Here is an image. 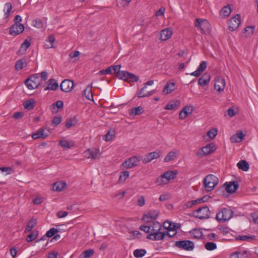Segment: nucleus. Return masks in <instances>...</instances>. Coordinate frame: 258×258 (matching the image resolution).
<instances>
[{"instance_id":"obj_1","label":"nucleus","mask_w":258,"mask_h":258,"mask_svg":"<svg viewBox=\"0 0 258 258\" xmlns=\"http://www.w3.org/2000/svg\"><path fill=\"white\" fill-rule=\"evenodd\" d=\"M112 70L114 71V74H115L116 76L119 79H121L126 81L128 83L137 82L138 81L139 77L132 74L126 71H121V65L111 66Z\"/></svg>"},{"instance_id":"obj_2","label":"nucleus","mask_w":258,"mask_h":258,"mask_svg":"<svg viewBox=\"0 0 258 258\" xmlns=\"http://www.w3.org/2000/svg\"><path fill=\"white\" fill-rule=\"evenodd\" d=\"M234 212L229 208H222L216 215V220L219 222L229 221L233 216Z\"/></svg>"},{"instance_id":"obj_3","label":"nucleus","mask_w":258,"mask_h":258,"mask_svg":"<svg viewBox=\"0 0 258 258\" xmlns=\"http://www.w3.org/2000/svg\"><path fill=\"white\" fill-rule=\"evenodd\" d=\"M219 180L218 178L213 174L207 175L203 181L204 188L207 191H212L218 184Z\"/></svg>"},{"instance_id":"obj_4","label":"nucleus","mask_w":258,"mask_h":258,"mask_svg":"<svg viewBox=\"0 0 258 258\" xmlns=\"http://www.w3.org/2000/svg\"><path fill=\"white\" fill-rule=\"evenodd\" d=\"M42 83L40 79V74L32 75L25 81V85L30 90L38 88Z\"/></svg>"},{"instance_id":"obj_5","label":"nucleus","mask_w":258,"mask_h":258,"mask_svg":"<svg viewBox=\"0 0 258 258\" xmlns=\"http://www.w3.org/2000/svg\"><path fill=\"white\" fill-rule=\"evenodd\" d=\"M216 149L215 144L210 143L206 146L200 148L197 152L196 156L199 158H202L214 152Z\"/></svg>"},{"instance_id":"obj_6","label":"nucleus","mask_w":258,"mask_h":258,"mask_svg":"<svg viewBox=\"0 0 258 258\" xmlns=\"http://www.w3.org/2000/svg\"><path fill=\"white\" fill-rule=\"evenodd\" d=\"M194 216L200 219H208L210 217V211L208 207L203 206L194 212Z\"/></svg>"},{"instance_id":"obj_7","label":"nucleus","mask_w":258,"mask_h":258,"mask_svg":"<svg viewBox=\"0 0 258 258\" xmlns=\"http://www.w3.org/2000/svg\"><path fill=\"white\" fill-rule=\"evenodd\" d=\"M154 84V81L150 80L144 84V86L138 92V97L139 98H144L149 97L156 92L155 90H151V91H147L145 92V90L147 88L148 86H151Z\"/></svg>"},{"instance_id":"obj_8","label":"nucleus","mask_w":258,"mask_h":258,"mask_svg":"<svg viewBox=\"0 0 258 258\" xmlns=\"http://www.w3.org/2000/svg\"><path fill=\"white\" fill-rule=\"evenodd\" d=\"M141 160H142L141 159L140 157H137L136 156H132L123 162L122 166L126 169L131 168L137 166Z\"/></svg>"},{"instance_id":"obj_9","label":"nucleus","mask_w":258,"mask_h":258,"mask_svg":"<svg viewBox=\"0 0 258 258\" xmlns=\"http://www.w3.org/2000/svg\"><path fill=\"white\" fill-rule=\"evenodd\" d=\"M195 26L200 28L202 33H205L209 28L210 24L206 19L197 18L195 23Z\"/></svg>"},{"instance_id":"obj_10","label":"nucleus","mask_w":258,"mask_h":258,"mask_svg":"<svg viewBox=\"0 0 258 258\" xmlns=\"http://www.w3.org/2000/svg\"><path fill=\"white\" fill-rule=\"evenodd\" d=\"M175 244L178 248L186 250H192L194 248V243L190 240L177 241Z\"/></svg>"},{"instance_id":"obj_11","label":"nucleus","mask_w":258,"mask_h":258,"mask_svg":"<svg viewBox=\"0 0 258 258\" xmlns=\"http://www.w3.org/2000/svg\"><path fill=\"white\" fill-rule=\"evenodd\" d=\"M240 24V16L239 14L235 15L232 17L229 22L228 28L230 31L236 30Z\"/></svg>"},{"instance_id":"obj_12","label":"nucleus","mask_w":258,"mask_h":258,"mask_svg":"<svg viewBox=\"0 0 258 258\" xmlns=\"http://www.w3.org/2000/svg\"><path fill=\"white\" fill-rule=\"evenodd\" d=\"M24 26L21 23H14L10 28V34L16 36L23 32Z\"/></svg>"},{"instance_id":"obj_13","label":"nucleus","mask_w":258,"mask_h":258,"mask_svg":"<svg viewBox=\"0 0 258 258\" xmlns=\"http://www.w3.org/2000/svg\"><path fill=\"white\" fill-rule=\"evenodd\" d=\"M161 156V152L160 151H154L147 154L145 157L142 159L143 163H148L154 159H156L159 158Z\"/></svg>"},{"instance_id":"obj_14","label":"nucleus","mask_w":258,"mask_h":258,"mask_svg":"<svg viewBox=\"0 0 258 258\" xmlns=\"http://www.w3.org/2000/svg\"><path fill=\"white\" fill-rule=\"evenodd\" d=\"M74 87V82L68 79L63 80L60 85L61 90L64 92H70Z\"/></svg>"},{"instance_id":"obj_15","label":"nucleus","mask_w":258,"mask_h":258,"mask_svg":"<svg viewBox=\"0 0 258 258\" xmlns=\"http://www.w3.org/2000/svg\"><path fill=\"white\" fill-rule=\"evenodd\" d=\"M84 155L86 158H91L93 159H98L101 156L99 150L96 148L88 149L85 151Z\"/></svg>"},{"instance_id":"obj_16","label":"nucleus","mask_w":258,"mask_h":258,"mask_svg":"<svg viewBox=\"0 0 258 258\" xmlns=\"http://www.w3.org/2000/svg\"><path fill=\"white\" fill-rule=\"evenodd\" d=\"M225 84L226 83L225 79L221 76L218 77L215 79L214 88L219 92H221L224 90L225 87Z\"/></svg>"},{"instance_id":"obj_17","label":"nucleus","mask_w":258,"mask_h":258,"mask_svg":"<svg viewBox=\"0 0 258 258\" xmlns=\"http://www.w3.org/2000/svg\"><path fill=\"white\" fill-rule=\"evenodd\" d=\"M224 185L225 186V190L226 191L230 194L234 193L238 187V184L236 181L230 182L229 183L226 182Z\"/></svg>"},{"instance_id":"obj_18","label":"nucleus","mask_w":258,"mask_h":258,"mask_svg":"<svg viewBox=\"0 0 258 258\" xmlns=\"http://www.w3.org/2000/svg\"><path fill=\"white\" fill-rule=\"evenodd\" d=\"M193 111L192 106H186L182 108L179 114V118L180 119L185 118L189 114H191Z\"/></svg>"},{"instance_id":"obj_19","label":"nucleus","mask_w":258,"mask_h":258,"mask_svg":"<svg viewBox=\"0 0 258 258\" xmlns=\"http://www.w3.org/2000/svg\"><path fill=\"white\" fill-rule=\"evenodd\" d=\"M166 233L158 231L157 232L149 234L147 238L152 240H160L164 238Z\"/></svg>"},{"instance_id":"obj_20","label":"nucleus","mask_w":258,"mask_h":258,"mask_svg":"<svg viewBox=\"0 0 258 258\" xmlns=\"http://www.w3.org/2000/svg\"><path fill=\"white\" fill-rule=\"evenodd\" d=\"M172 35V31L169 28L162 30L160 32V39L162 41H166L169 39Z\"/></svg>"},{"instance_id":"obj_21","label":"nucleus","mask_w":258,"mask_h":258,"mask_svg":"<svg viewBox=\"0 0 258 258\" xmlns=\"http://www.w3.org/2000/svg\"><path fill=\"white\" fill-rule=\"evenodd\" d=\"M244 137L245 135L241 131H238L231 137L230 141L232 143H239L243 140Z\"/></svg>"},{"instance_id":"obj_22","label":"nucleus","mask_w":258,"mask_h":258,"mask_svg":"<svg viewBox=\"0 0 258 258\" xmlns=\"http://www.w3.org/2000/svg\"><path fill=\"white\" fill-rule=\"evenodd\" d=\"M92 83L88 85L84 91V95L85 97L89 100L93 99V95L92 91Z\"/></svg>"},{"instance_id":"obj_23","label":"nucleus","mask_w":258,"mask_h":258,"mask_svg":"<svg viewBox=\"0 0 258 258\" xmlns=\"http://www.w3.org/2000/svg\"><path fill=\"white\" fill-rule=\"evenodd\" d=\"M230 258H248L246 250L238 251L233 253Z\"/></svg>"},{"instance_id":"obj_24","label":"nucleus","mask_w":258,"mask_h":258,"mask_svg":"<svg viewBox=\"0 0 258 258\" xmlns=\"http://www.w3.org/2000/svg\"><path fill=\"white\" fill-rule=\"evenodd\" d=\"M175 89V83H169L168 82L165 85L163 92L166 94H169Z\"/></svg>"},{"instance_id":"obj_25","label":"nucleus","mask_w":258,"mask_h":258,"mask_svg":"<svg viewBox=\"0 0 258 258\" xmlns=\"http://www.w3.org/2000/svg\"><path fill=\"white\" fill-rule=\"evenodd\" d=\"M58 87L59 85L58 83L54 79H50L49 80L48 86L45 89V90H56L57 89H58Z\"/></svg>"},{"instance_id":"obj_26","label":"nucleus","mask_w":258,"mask_h":258,"mask_svg":"<svg viewBox=\"0 0 258 258\" xmlns=\"http://www.w3.org/2000/svg\"><path fill=\"white\" fill-rule=\"evenodd\" d=\"M63 103L61 100H58L56 102L53 103L51 106V109L53 112L56 113L59 109L63 107Z\"/></svg>"},{"instance_id":"obj_27","label":"nucleus","mask_w":258,"mask_h":258,"mask_svg":"<svg viewBox=\"0 0 258 258\" xmlns=\"http://www.w3.org/2000/svg\"><path fill=\"white\" fill-rule=\"evenodd\" d=\"M66 185L65 182H56L52 184V189L53 191H61Z\"/></svg>"},{"instance_id":"obj_28","label":"nucleus","mask_w":258,"mask_h":258,"mask_svg":"<svg viewBox=\"0 0 258 258\" xmlns=\"http://www.w3.org/2000/svg\"><path fill=\"white\" fill-rule=\"evenodd\" d=\"M178 155V152L177 151H171L169 152L164 159L165 162H168L176 158Z\"/></svg>"},{"instance_id":"obj_29","label":"nucleus","mask_w":258,"mask_h":258,"mask_svg":"<svg viewBox=\"0 0 258 258\" xmlns=\"http://www.w3.org/2000/svg\"><path fill=\"white\" fill-rule=\"evenodd\" d=\"M151 233L157 232L160 231L162 228L161 224L158 222H153L150 225Z\"/></svg>"},{"instance_id":"obj_30","label":"nucleus","mask_w":258,"mask_h":258,"mask_svg":"<svg viewBox=\"0 0 258 258\" xmlns=\"http://www.w3.org/2000/svg\"><path fill=\"white\" fill-rule=\"evenodd\" d=\"M210 80V75H205L199 78L198 80V84L202 87L207 85Z\"/></svg>"},{"instance_id":"obj_31","label":"nucleus","mask_w":258,"mask_h":258,"mask_svg":"<svg viewBox=\"0 0 258 258\" xmlns=\"http://www.w3.org/2000/svg\"><path fill=\"white\" fill-rule=\"evenodd\" d=\"M27 62L25 58H22L17 60L15 63V68L16 71H20L23 69L24 66H26Z\"/></svg>"},{"instance_id":"obj_32","label":"nucleus","mask_w":258,"mask_h":258,"mask_svg":"<svg viewBox=\"0 0 258 258\" xmlns=\"http://www.w3.org/2000/svg\"><path fill=\"white\" fill-rule=\"evenodd\" d=\"M177 174L176 171H167L165 172L163 174V176L167 180L168 182L171 179H173L176 177Z\"/></svg>"},{"instance_id":"obj_33","label":"nucleus","mask_w":258,"mask_h":258,"mask_svg":"<svg viewBox=\"0 0 258 258\" xmlns=\"http://www.w3.org/2000/svg\"><path fill=\"white\" fill-rule=\"evenodd\" d=\"M144 109L141 106L132 108L129 112L130 115H137L142 114L144 112Z\"/></svg>"},{"instance_id":"obj_34","label":"nucleus","mask_w":258,"mask_h":258,"mask_svg":"<svg viewBox=\"0 0 258 258\" xmlns=\"http://www.w3.org/2000/svg\"><path fill=\"white\" fill-rule=\"evenodd\" d=\"M238 168L244 171H247L249 168V164L245 160H241L237 164Z\"/></svg>"},{"instance_id":"obj_35","label":"nucleus","mask_w":258,"mask_h":258,"mask_svg":"<svg viewBox=\"0 0 258 258\" xmlns=\"http://www.w3.org/2000/svg\"><path fill=\"white\" fill-rule=\"evenodd\" d=\"M37 224V220L36 219L32 218L28 222L27 227L25 230V232H28L32 230Z\"/></svg>"},{"instance_id":"obj_36","label":"nucleus","mask_w":258,"mask_h":258,"mask_svg":"<svg viewBox=\"0 0 258 258\" xmlns=\"http://www.w3.org/2000/svg\"><path fill=\"white\" fill-rule=\"evenodd\" d=\"M35 103V100L33 99H31L25 101L23 103V106L25 109L30 110L34 108Z\"/></svg>"},{"instance_id":"obj_37","label":"nucleus","mask_w":258,"mask_h":258,"mask_svg":"<svg viewBox=\"0 0 258 258\" xmlns=\"http://www.w3.org/2000/svg\"><path fill=\"white\" fill-rule=\"evenodd\" d=\"M30 43L27 39H25L23 43L21 44L20 49H19L18 53L21 54H24L26 52L27 49L29 47Z\"/></svg>"},{"instance_id":"obj_38","label":"nucleus","mask_w":258,"mask_h":258,"mask_svg":"<svg viewBox=\"0 0 258 258\" xmlns=\"http://www.w3.org/2000/svg\"><path fill=\"white\" fill-rule=\"evenodd\" d=\"M12 9V6L11 3L8 2L5 4L4 11L5 12V18L7 19L9 17L10 13Z\"/></svg>"},{"instance_id":"obj_39","label":"nucleus","mask_w":258,"mask_h":258,"mask_svg":"<svg viewBox=\"0 0 258 258\" xmlns=\"http://www.w3.org/2000/svg\"><path fill=\"white\" fill-rule=\"evenodd\" d=\"M231 12V8L229 5L223 7L220 11L221 16L224 17H227L229 16Z\"/></svg>"},{"instance_id":"obj_40","label":"nucleus","mask_w":258,"mask_h":258,"mask_svg":"<svg viewBox=\"0 0 258 258\" xmlns=\"http://www.w3.org/2000/svg\"><path fill=\"white\" fill-rule=\"evenodd\" d=\"M59 145L63 148L70 149L74 146L73 143H70L66 140H61L59 141Z\"/></svg>"},{"instance_id":"obj_41","label":"nucleus","mask_w":258,"mask_h":258,"mask_svg":"<svg viewBox=\"0 0 258 258\" xmlns=\"http://www.w3.org/2000/svg\"><path fill=\"white\" fill-rule=\"evenodd\" d=\"M255 30L254 26H247L244 29V33L246 34L245 36L246 37H251Z\"/></svg>"},{"instance_id":"obj_42","label":"nucleus","mask_w":258,"mask_h":258,"mask_svg":"<svg viewBox=\"0 0 258 258\" xmlns=\"http://www.w3.org/2000/svg\"><path fill=\"white\" fill-rule=\"evenodd\" d=\"M200 200H198V199L195 200H192L190 201H188L186 202L184 205L183 208L184 209L191 208L194 206L196 205L197 204H200Z\"/></svg>"},{"instance_id":"obj_43","label":"nucleus","mask_w":258,"mask_h":258,"mask_svg":"<svg viewBox=\"0 0 258 258\" xmlns=\"http://www.w3.org/2000/svg\"><path fill=\"white\" fill-rule=\"evenodd\" d=\"M146 253V250L144 249H137L134 251V255L137 258L142 257Z\"/></svg>"},{"instance_id":"obj_44","label":"nucleus","mask_w":258,"mask_h":258,"mask_svg":"<svg viewBox=\"0 0 258 258\" xmlns=\"http://www.w3.org/2000/svg\"><path fill=\"white\" fill-rule=\"evenodd\" d=\"M129 176V172L123 171L120 172L118 179L119 182H124Z\"/></svg>"},{"instance_id":"obj_45","label":"nucleus","mask_w":258,"mask_h":258,"mask_svg":"<svg viewBox=\"0 0 258 258\" xmlns=\"http://www.w3.org/2000/svg\"><path fill=\"white\" fill-rule=\"evenodd\" d=\"M191 235L197 239H200L203 236V232L199 229H194L190 232Z\"/></svg>"},{"instance_id":"obj_46","label":"nucleus","mask_w":258,"mask_h":258,"mask_svg":"<svg viewBox=\"0 0 258 258\" xmlns=\"http://www.w3.org/2000/svg\"><path fill=\"white\" fill-rule=\"evenodd\" d=\"M38 236V233L37 231H32L31 233L27 236L26 238V241L28 242H31L33 240H35Z\"/></svg>"},{"instance_id":"obj_47","label":"nucleus","mask_w":258,"mask_h":258,"mask_svg":"<svg viewBox=\"0 0 258 258\" xmlns=\"http://www.w3.org/2000/svg\"><path fill=\"white\" fill-rule=\"evenodd\" d=\"M115 132L114 130H110L108 133L103 137V140L105 141H110L113 136H114Z\"/></svg>"},{"instance_id":"obj_48","label":"nucleus","mask_w":258,"mask_h":258,"mask_svg":"<svg viewBox=\"0 0 258 258\" xmlns=\"http://www.w3.org/2000/svg\"><path fill=\"white\" fill-rule=\"evenodd\" d=\"M156 182L158 185H162L167 184L168 181L166 180L163 175H161L157 178Z\"/></svg>"},{"instance_id":"obj_49","label":"nucleus","mask_w":258,"mask_h":258,"mask_svg":"<svg viewBox=\"0 0 258 258\" xmlns=\"http://www.w3.org/2000/svg\"><path fill=\"white\" fill-rule=\"evenodd\" d=\"M159 213L158 210H151L148 212V214L151 220H155L158 217Z\"/></svg>"},{"instance_id":"obj_50","label":"nucleus","mask_w":258,"mask_h":258,"mask_svg":"<svg viewBox=\"0 0 258 258\" xmlns=\"http://www.w3.org/2000/svg\"><path fill=\"white\" fill-rule=\"evenodd\" d=\"M205 247L208 250H213L216 248L217 245L214 242H209L205 244Z\"/></svg>"},{"instance_id":"obj_51","label":"nucleus","mask_w":258,"mask_h":258,"mask_svg":"<svg viewBox=\"0 0 258 258\" xmlns=\"http://www.w3.org/2000/svg\"><path fill=\"white\" fill-rule=\"evenodd\" d=\"M112 73V67L111 66L108 67L107 69L105 70H100L98 74L100 75H108L111 74Z\"/></svg>"},{"instance_id":"obj_52","label":"nucleus","mask_w":258,"mask_h":258,"mask_svg":"<svg viewBox=\"0 0 258 258\" xmlns=\"http://www.w3.org/2000/svg\"><path fill=\"white\" fill-rule=\"evenodd\" d=\"M217 134V130L215 128H212L207 133V136L211 139H214Z\"/></svg>"},{"instance_id":"obj_53","label":"nucleus","mask_w":258,"mask_h":258,"mask_svg":"<svg viewBox=\"0 0 258 258\" xmlns=\"http://www.w3.org/2000/svg\"><path fill=\"white\" fill-rule=\"evenodd\" d=\"M33 25L36 28H41L43 27V22L41 19H36L33 21Z\"/></svg>"},{"instance_id":"obj_54","label":"nucleus","mask_w":258,"mask_h":258,"mask_svg":"<svg viewBox=\"0 0 258 258\" xmlns=\"http://www.w3.org/2000/svg\"><path fill=\"white\" fill-rule=\"evenodd\" d=\"M58 230L54 228H51L46 233L47 237H50L57 233Z\"/></svg>"},{"instance_id":"obj_55","label":"nucleus","mask_w":258,"mask_h":258,"mask_svg":"<svg viewBox=\"0 0 258 258\" xmlns=\"http://www.w3.org/2000/svg\"><path fill=\"white\" fill-rule=\"evenodd\" d=\"M83 254H84V258H90L94 254V250L91 249H89L85 250L83 252Z\"/></svg>"},{"instance_id":"obj_56","label":"nucleus","mask_w":258,"mask_h":258,"mask_svg":"<svg viewBox=\"0 0 258 258\" xmlns=\"http://www.w3.org/2000/svg\"><path fill=\"white\" fill-rule=\"evenodd\" d=\"M62 120V117L61 116H55L53 118L52 121V125L53 126H56L59 124Z\"/></svg>"},{"instance_id":"obj_57","label":"nucleus","mask_w":258,"mask_h":258,"mask_svg":"<svg viewBox=\"0 0 258 258\" xmlns=\"http://www.w3.org/2000/svg\"><path fill=\"white\" fill-rule=\"evenodd\" d=\"M177 103L178 104H179V102L178 101H176L175 103H168L165 106V109L166 110H172L175 108V107L176 106V103Z\"/></svg>"},{"instance_id":"obj_58","label":"nucleus","mask_w":258,"mask_h":258,"mask_svg":"<svg viewBox=\"0 0 258 258\" xmlns=\"http://www.w3.org/2000/svg\"><path fill=\"white\" fill-rule=\"evenodd\" d=\"M48 78V73L45 71H43L40 74V79L42 83L45 82Z\"/></svg>"},{"instance_id":"obj_59","label":"nucleus","mask_w":258,"mask_h":258,"mask_svg":"<svg viewBox=\"0 0 258 258\" xmlns=\"http://www.w3.org/2000/svg\"><path fill=\"white\" fill-rule=\"evenodd\" d=\"M207 68V62L205 61H202L199 66L198 67V69L202 73Z\"/></svg>"},{"instance_id":"obj_60","label":"nucleus","mask_w":258,"mask_h":258,"mask_svg":"<svg viewBox=\"0 0 258 258\" xmlns=\"http://www.w3.org/2000/svg\"><path fill=\"white\" fill-rule=\"evenodd\" d=\"M140 229L146 233H151L150 225H142L140 226Z\"/></svg>"},{"instance_id":"obj_61","label":"nucleus","mask_w":258,"mask_h":258,"mask_svg":"<svg viewBox=\"0 0 258 258\" xmlns=\"http://www.w3.org/2000/svg\"><path fill=\"white\" fill-rule=\"evenodd\" d=\"M74 122V119H73L72 118L68 119L66 121V126L67 127V128H69L72 126L75 125V123Z\"/></svg>"},{"instance_id":"obj_62","label":"nucleus","mask_w":258,"mask_h":258,"mask_svg":"<svg viewBox=\"0 0 258 258\" xmlns=\"http://www.w3.org/2000/svg\"><path fill=\"white\" fill-rule=\"evenodd\" d=\"M220 230L224 235H226L230 231V228L227 226H222L220 228Z\"/></svg>"},{"instance_id":"obj_63","label":"nucleus","mask_w":258,"mask_h":258,"mask_svg":"<svg viewBox=\"0 0 258 258\" xmlns=\"http://www.w3.org/2000/svg\"><path fill=\"white\" fill-rule=\"evenodd\" d=\"M170 199V196L169 194H163L161 195L159 197V201L161 202L165 201L168 200Z\"/></svg>"},{"instance_id":"obj_64","label":"nucleus","mask_w":258,"mask_h":258,"mask_svg":"<svg viewBox=\"0 0 258 258\" xmlns=\"http://www.w3.org/2000/svg\"><path fill=\"white\" fill-rule=\"evenodd\" d=\"M251 217L252 218L253 221L255 223H258V211H256L251 215Z\"/></svg>"}]
</instances>
